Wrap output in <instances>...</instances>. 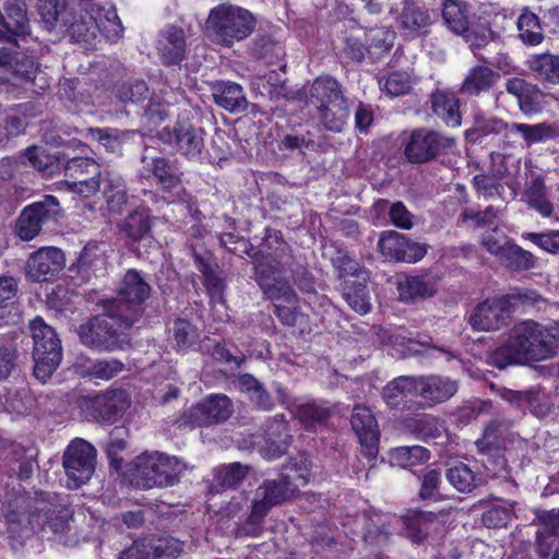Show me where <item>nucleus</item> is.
I'll return each mask as SVG.
<instances>
[{
  "mask_svg": "<svg viewBox=\"0 0 559 559\" xmlns=\"http://www.w3.org/2000/svg\"><path fill=\"white\" fill-rule=\"evenodd\" d=\"M152 216L146 207L131 212L119 224V233L132 242L145 239L151 234Z\"/></svg>",
  "mask_w": 559,
  "mask_h": 559,
  "instance_id": "35",
  "label": "nucleus"
},
{
  "mask_svg": "<svg viewBox=\"0 0 559 559\" xmlns=\"http://www.w3.org/2000/svg\"><path fill=\"white\" fill-rule=\"evenodd\" d=\"M302 464L306 465L305 462ZM308 478L307 466L301 467L297 463H292L284 468L278 479L264 480L253 493L249 523L259 525L273 507L294 497L299 487L308 483Z\"/></svg>",
  "mask_w": 559,
  "mask_h": 559,
  "instance_id": "5",
  "label": "nucleus"
},
{
  "mask_svg": "<svg viewBox=\"0 0 559 559\" xmlns=\"http://www.w3.org/2000/svg\"><path fill=\"white\" fill-rule=\"evenodd\" d=\"M96 450L82 440L72 441L63 455L67 487L76 489L86 484L95 472Z\"/></svg>",
  "mask_w": 559,
  "mask_h": 559,
  "instance_id": "13",
  "label": "nucleus"
},
{
  "mask_svg": "<svg viewBox=\"0 0 559 559\" xmlns=\"http://www.w3.org/2000/svg\"><path fill=\"white\" fill-rule=\"evenodd\" d=\"M157 49L165 64H180L185 59L187 50L183 29L174 25L163 29L159 35Z\"/></svg>",
  "mask_w": 559,
  "mask_h": 559,
  "instance_id": "27",
  "label": "nucleus"
},
{
  "mask_svg": "<svg viewBox=\"0 0 559 559\" xmlns=\"http://www.w3.org/2000/svg\"><path fill=\"white\" fill-rule=\"evenodd\" d=\"M442 19L447 27L456 35L466 36L469 29L468 5L462 0H444Z\"/></svg>",
  "mask_w": 559,
  "mask_h": 559,
  "instance_id": "36",
  "label": "nucleus"
},
{
  "mask_svg": "<svg viewBox=\"0 0 559 559\" xmlns=\"http://www.w3.org/2000/svg\"><path fill=\"white\" fill-rule=\"evenodd\" d=\"M343 296L348 306L359 313H367L371 309L369 292L367 286L357 281H347Z\"/></svg>",
  "mask_w": 559,
  "mask_h": 559,
  "instance_id": "50",
  "label": "nucleus"
},
{
  "mask_svg": "<svg viewBox=\"0 0 559 559\" xmlns=\"http://www.w3.org/2000/svg\"><path fill=\"white\" fill-rule=\"evenodd\" d=\"M143 167L140 176L148 178L153 176L157 182L168 191L181 190L180 179L176 174L175 166L165 157H152L144 155L142 157Z\"/></svg>",
  "mask_w": 559,
  "mask_h": 559,
  "instance_id": "28",
  "label": "nucleus"
},
{
  "mask_svg": "<svg viewBox=\"0 0 559 559\" xmlns=\"http://www.w3.org/2000/svg\"><path fill=\"white\" fill-rule=\"evenodd\" d=\"M500 261L509 267L521 270H527L535 265L534 255L530 251H526L512 242Z\"/></svg>",
  "mask_w": 559,
  "mask_h": 559,
  "instance_id": "62",
  "label": "nucleus"
},
{
  "mask_svg": "<svg viewBox=\"0 0 559 559\" xmlns=\"http://www.w3.org/2000/svg\"><path fill=\"white\" fill-rule=\"evenodd\" d=\"M500 75L486 66L471 68L462 82L461 93L468 96H479L488 92L499 80Z\"/></svg>",
  "mask_w": 559,
  "mask_h": 559,
  "instance_id": "34",
  "label": "nucleus"
},
{
  "mask_svg": "<svg viewBox=\"0 0 559 559\" xmlns=\"http://www.w3.org/2000/svg\"><path fill=\"white\" fill-rule=\"evenodd\" d=\"M506 425L492 421L486 426L483 437L476 441L480 452H489L492 449H499L504 445Z\"/></svg>",
  "mask_w": 559,
  "mask_h": 559,
  "instance_id": "56",
  "label": "nucleus"
},
{
  "mask_svg": "<svg viewBox=\"0 0 559 559\" xmlns=\"http://www.w3.org/2000/svg\"><path fill=\"white\" fill-rule=\"evenodd\" d=\"M72 511L63 499L53 492H40L37 499L36 512L28 518L32 528H37L47 538H53L68 544L71 531Z\"/></svg>",
  "mask_w": 559,
  "mask_h": 559,
  "instance_id": "9",
  "label": "nucleus"
},
{
  "mask_svg": "<svg viewBox=\"0 0 559 559\" xmlns=\"http://www.w3.org/2000/svg\"><path fill=\"white\" fill-rule=\"evenodd\" d=\"M103 176L82 175L74 176L64 181L71 192L87 198L100 190Z\"/></svg>",
  "mask_w": 559,
  "mask_h": 559,
  "instance_id": "59",
  "label": "nucleus"
},
{
  "mask_svg": "<svg viewBox=\"0 0 559 559\" xmlns=\"http://www.w3.org/2000/svg\"><path fill=\"white\" fill-rule=\"evenodd\" d=\"M540 522L543 530L537 536V549L540 556L547 557L552 549L554 538H558L559 543V509L545 512Z\"/></svg>",
  "mask_w": 559,
  "mask_h": 559,
  "instance_id": "41",
  "label": "nucleus"
},
{
  "mask_svg": "<svg viewBox=\"0 0 559 559\" xmlns=\"http://www.w3.org/2000/svg\"><path fill=\"white\" fill-rule=\"evenodd\" d=\"M455 145L452 136L429 128H417L409 132L404 154L409 163L424 164L450 152Z\"/></svg>",
  "mask_w": 559,
  "mask_h": 559,
  "instance_id": "12",
  "label": "nucleus"
},
{
  "mask_svg": "<svg viewBox=\"0 0 559 559\" xmlns=\"http://www.w3.org/2000/svg\"><path fill=\"white\" fill-rule=\"evenodd\" d=\"M456 391V382L449 378L440 376L416 378V396H420L427 406L448 401Z\"/></svg>",
  "mask_w": 559,
  "mask_h": 559,
  "instance_id": "25",
  "label": "nucleus"
},
{
  "mask_svg": "<svg viewBox=\"0 0 559 559\" xmlns=\"http://www.w3.org/2000/svg\"><path fill=\"white\" fill-rule=\"evenodd\" d=\"M205 132L194 126L186 115H180L173 130L164 128L159 136L162 141L175 144L178 152L189 159H200L204 150Z\"/></svg>",
  "mask_w": 559,
  "mask_h": 559,
  "instance_id": "15",
  "label": "nucleus"
},
{
  "mask_svg": "<svg viewBox=\"0 0 559 559\" xmlns=\"http://www.w3.org/2000/svg\"><path fill=\"white\" fill-rule=\"evenodd\" d=\"M104 243H87L78 262L70 271L81 282H90L93 276L103 275L106 271L107 257Z\"/></svg>",
  "mask_w": 559,
  "mask_h": 559,
  "instance_id": "24",
  "label": "nucleus"
},
{
  "mask_svg": "<svg viewBox=\"0 0 559 559\" xmlns=\"http://www.w3.org/2000/svg\"><path fill=\"white\" fill-rule=\"evenodd\" d=\"M214 102L225 110L240 112L247 109L248 100L241 85L224 82L213 93Z\"/></svg>",
  "mask_w": 559,
  "mask_h": 559,
  "instance_id": "38",
  "label": "nucleus"
},
{
  "mask_svg": "<svg viewBox=\"0 0 559 559\" xmlns=\"http://www.w3.org/2000/svg\"><path fill=\"white\" fill-rule=\"evenodd\" d=\"M511 132H516L522 135L525 144L531 146L557 136L555 126L550 123L526 124L513 122L509 127Z\"/></svg>",
  "mask_w": 559,
  "mask_h": 559,
  "instance_id": "42",
  "label": "nucleus"
},
{
  "mask_svg": "<svg viewBox=\"0 0 559 559\" xmlns=\"http://www.w3.org/2000/svg\"><path fill=\"white\" fill-rule=\"evenodd\" d=\"M524 198L527 205L543 217H549L552 214L554 205L547 197L543 179L532 180L525 190Z\"/></svg>",
  "mask_w": 559,
  "mask_h": 559,
  "instance_id": "43",
  "label": "nucleus"
},
{
  "mask_svg": "<svg viewBox=\"0 0 559 559\" xmlns=\"http://www.w3.org/2000/svg\"><path fill=\"white\" fill-rule=\"evenodd\" d=\"M290 442V436L288 435L287 425L284 420V416H276L273 425L267 431V439L265 445L261 447L260 453L269 461L281 457L287 451Z\"/></svg>",
  "mask_w": 559,
  "mask_h": 559,
  "instance_id": "33",
  "label": "nucleus"
},
{
  "mask_svg": "<svg viewBox=\"0 0 559 559\" xmlns=\"http://www.w3.org/2000/svg\"><path fill=\"white\" fill-rule=\"evenodd\" d=\"M255 27L257 19L251 11L227 2L212 8L205 21L212 41L226 48L249 38Z\"/></svg>",
  "mask_w": 559,
  "mask_h": 559,
  "instance_id": "6",
  "label": "nucleus"
},
{
  "mask_svg": "<svg viewBox=\"0 0 559 559\" xmlns=\"http://www.w3.org/2000/svg\"><path fill=\"white\" fill-rule=\"evenodd\" d=\"M29 330L34 341V376L40 382H46L61 361L60 340L55 330L39 317L31 322Z\"/></svg>",
  "mask_w": 559,
  "mask_h": 559,
  "instance_id": "10",
  "label": "nucleus"
},
{
  "mask_svg": "<svg viewBox=\"0 0 559 559\" xmlns=\"http://www.w3.org/2000/svg\"><path fill=\"white\" fill-rule=\"evenodd\" d=\"M516 25L519 36L525 45L536 46L543 41L544 34L539 19L533 12L524 11L518 17Z\"/></svg>",
  "mask_w": 559,
  "mask_h": 559,
  "instance_id": "47",
  "label": "nucleus"
},
{
  "mask_svg": "<svg viewBox=\"0 0 559 559\" xmlns=\"http://www.w3.org/2000/svg\"><path fill=\"white\" fill-rule=\"evenodd\" d=\"M345 99L342 85L330 75L317 78L309 87L308 102L317 109L321 105L334 104Z\"/></svg>",
  "mask_w": 559,
  "mask_h": 559,
  "instance_id": "32",
  "label": "nucleus"
},
{
  "mask_svg": "<svg viewBox=\"0 0 559 559\" xmlns=\"http://www.w3.org/2000/svg\"><path fill=\"white\" fill-rule=\"evenodd\" d=\"M68 178L82 175L100 176V166L88 157H73L68 160L64 167Z\"/></svg>",
  "mask_w": 559,
  "mask_h": 559,
  "instance_id": "64",
  "label": "nucleus"
},
{
  "mask_svg": "<svg viewBox=\"0 0 559 559\" xmlns=\"http://www.w3.org/2000/svg\"><path fill=\"white\" fill-rule=\"evenodd\" d=\"M378 247L385 259L406 263H415L427 253L425 245L413 242L395 230L383 231Z\"/></svg>",
  "mask_w": 559,
  "mask_h": 559,
  "instance_id": "19",
  "label": "nucleus"
},
{
  "mask_svg": "<svg viewBox=\"0 0 559 559\" xmlns=\"http://www.w3.org/2000/svg\"><path fill=\"white\" fill-rule=\"evenodd\" d=\"M233 406L226 395H211L190 407L179 419L180 427H202L225 421L230 417Z\"/></svg>",
  "mask_w": 559,
  "mask_h": 559,
  "instance_id": "17",
  "label": "nucleus"
},
{
  "mask_svg": "<svg viewBox=\"0 0 559 559\" xmlns=\"http://www.w3.org/2000/svg\"><path fill=\"white\" fill-rule=\"evenodd\" d=\"M91 139L97 141L107 152L120 153L126 141L132 138L133 131L107 130L99 128L88 129Z\"/></svg>",
  "mask_w": 559,
  "mask_h": 559,
  "instance_id": "48",
  "label": "nucleus"
},
{
  "mask_svg": "<svg viewBox=\"0 0 559 559\" xmlns=\"http://www.w3.org/2000/svg\"><path fill=\"white\" fill-rule=\"evenodd\" d=\"M150 293L151 287L140 273L130 270L120 283L117 298L107 305L119 313L124 326L130 328L139 318L141 306Z\"/></svg>",
  "mask_w": 559,
  "mask_h": 559,
  "instance_id": "11",
  "label": "nucleus"
},
{
  "mask_svg": "<svg viewBox=\"0 0 559 559\" xmlns=\"http://www.w3.org/2000/svg\"><path fill=\"white\" fill-rule=\"evenodd\" d=\"M530 69L544 82L559 84V56L542 53L532 57Z\"/></svg>",
  "mask_w": 559,
  "mask_h": 559,
  "instance_id": "44",
  "label": "nucleus"
},
{
  "mask_svg": "<svg viewBox=\"0 0 559 559\" xmlns=\"http://www.w3.org/2000/svg\"><path fill=\"white\" fill-rule=\"evenodd\" d=\"M500 396L519 408L530 409L536 417H544L550 412L548 397L537 388L526 391H513L504 388L500 391Z\"/></svg>",
  "mask_w": 559,
  "mask_h": 559,
  "instance_id": "26",
  "label": "nucleus"
},
{
  "mask_svg": "<svg viewBox=\"0 0 559 559\" xmlns=\"http://www.w3.org/2000/svg\"><path fill=\"white\" fill-rule=\"evenodd\" d=\"M331 408L328 402H308L297 408V417L307 427L322 425L330 417Z\"/></svg>",
  "mask_w": 559,
  "mask_h": 559,
  "instance_id": "51",
  "label": "nucleus"
},
{
  "mask_svg": "<svg viewBox=\"0 0 559 559\" xmlns=\"http://www.w3.org/2000/svg\"><path fill=\"white\" fill-rule=\"evenodd\" d=\"M194 263L197 269L204 276V285L206 290L214 302H223V293L225 284L223 280L212 270L211 265L200 255H194Z\"/></svg>",
  "mask_w": 559,
  "mask_h": 559,
  "instance_id": "53",
  "label": "nucleus"
},
{
  "mask_svg": "<svg viewBox=\"0 0 559 559\" xmlns=\"http://www.w3.org/2000/svg\"><path fill=\"white\" fill-rule=\"evenodd\" d=\"M437 289L438 281L429 274L406 276L397 285L400 298L404 301L429 298L436 294Z\"/></svg>",
  "mask_w": 559,
  "mask_h": 559,
  "instance_id": "30",
  "label": "nucleus"
},
{
  "mask_svg": "<svg viewBox=\"0 0 559 559\" xmlns=\"http://www.w3.org/2000/svg\"><path fill=\"white\" fill-rule=\"evenodd\" d=\"M379 86L391 96L408 93L412 86L411 75L406 71H396L379 78Z\"/></svg>",
  "mask_w": 559,
  "mask_h": 559,
  "instance_id": "55",
  "label": "nucleus"
},
{
  "mask_svg": "<svg viewBox=\"0 0 559 559\" xmlns=\"http://www.w3.org/2000/svg\"><path fill=\"white\" fill-rule=\"evenodd\" d=\"M400 519V531H403V534L416 544L423 543L443 528L442 516L431 512L409 511Z\"/></svg>",
  "mask_w": 559,
  "mask_h": 559,
  "instance_id": "22",
  "label": "nucleus"
},
{
  "mask_svg": "<svg viewBox=\"0 0 559 559\" xmlns=\"http://www.w3.org/2000/svg\"><path fill=\"white\" fill-rule=\"evenodd\" d=\"M182 543L174 537H148L134 542L117 559H176Z\"/></svg>",
  "mask_w": 559,
  "mask_h": 559,
  "instance_id": "18",
  "label": "nucleus"
},
{
  "mask_svg": "<svg viewBox=\"0 0 559 559\" xmlns=\"http://www.w3.org/2000/svg\"><path fill=\"white\" fill-rule=\"evenodd\" d=\"M430 104L433 114L448 127L455 128L461 124L460 99L454 92L437 90L430 96Z\"/></svg>",
  "mask_w": 559,
  "mask_h": 559,
  "instance_id": "29",
  "label": "nucleus"
},
{
  "mask_svg": "<svg viewBox=\"0 0 559 559\" xmlns=\"http://www.w3.org/2000/svg\"><path fill=\"white\" fill-rule=\"evenodd\" d=\"M514 514V503L500 501L490 506L483 514V523L489 528L507 526Z\"/></svg>",
  "mask_w": 559,
  "mask_h": 559,
  "instance_id": "54",
  "label": "nucleus"
},
{
  "mask_svg": "<svg viewBox=\"0 0 559 559\" xmlns=\"http://www.w3.org/2000/svg\"><path fill=\"white\" fill-rule=\"evenodd\" d=\"M173 335L179 350L193 346L199 340L198 329L185 319H177L175 321Z\"/></svg>",
  "mask_w": 559,
  "mask_h": 559,
  "instance_id": "58",
  "label": "nucleus"
},
{
  "mask_svg": "<svg viewBox=\"0 0 559 559\" xmlns=\"http://www.w3.org/2000/svg\"><path fill=\"white\" fill-rule=\"evenodd\" d=\"M416 395V378L401 376L389 382L382 396L391 408L405 406L407 399Z\"/></svg>",
  "mask_w": 559,
  "mask_h": 559,
  "instance_id": "39",
  "label": "nucleus"
},
{
  "mask_svg": "<svg viewBox=\"0 0 559 559\" xmlns=\"http://www.w3.org/2000/svg\"><path fill=\"white\" fill-rule=\"evenodd\" d=\"M447 479L460 492H471L481 483V478L464 463L450 467Z\"/></svg>",
  "mask_w": 559,
  "mask_h": 559,
  "instance_id": "46",
  "label": "nucleus"
},
{
  "mask_svg": "<svg viewBox=\"0 0 559 559\" xmlns=\"http://www.w3.org/2000/svg\"><path fill=\"white\" fill-rule=\"evenodd\" d=\"M520 299L519 295H504L488 298L477 305L469 314V324L478 331H496L508 323L511 308Z\"/></svg>",
  "mask_w": 559,
  "mask_h": 559,
  "instance_id": "14",
  "label": "nucleus"
},
{
  "mask_svg": "<svg viewBox=\"0 0 559 559\" xmlns=\"http://www.w3.org/2000/svg\"><path fill=\"white\" fill-rule=\"evenodd\" d=\"M39 15L44 27L68 33L72 40L92 44L97 34L117 41L123 33L120 19L112 5L95 0H39Z\"/></svg>",
  "mask_w": 559,
  "mask_h": 559,
  "instance_id": "1",
  "label": "nucleus"
},
{
  "mask_svg": "<svg viewBox=\"0 0 559 559\" xmlns=\"http://www.w3.org/2000/svg\"><path fill=\"white\" fill-rule=\"evenodd\" d=\"M24 157L29 165L46 177L53 176L60 169L56 156L48 154L44 148L33 146L26 150Z\"/></svg>",
  "mask_w": 559,
  "mask_h": 559,
  "instance_id": "52",
  "label": "nucleus"
},
{
  "mask_svg": "<svg viewBox=\"0 0 559 559\" xmlns=\"http://www.w3.org/2000/svg\"><path fill=\"white\" fill-rule=\"evenodd\" d=\"M106 313L92 318L79 328V337L82 344L99 350L124 349L129 345V337L119 313L105 306Z\"/></svg>",
  "mask_w": 559,
  "mask_h": 559,
  "instance_id": "8",
  "label": "nucleus"
},
{
  "mask_svg": "<svg viewBox=\"0 0 559 559\" xmlns=\"http://www.w3.org/2000/svg\"><path fill=\"white\" fill-rule=\"evenodd\" d=\"M102 182L108 211L120 213L128 200L124 180L117 173L106 171Z\"/></svg>",
  "mask_w": 559,
  "mask_h": 559,
  "instance_id": "37",
  "label": "nucleus"
},
{
  "mask_svg": "<svg viewBox=\"0 0 559 559\" xmlns=\"http://www.w3.org/2000/svg\"><path fill=\"white\" fill-rule=\"evenodd\" d=\"M408 427L424 440L436 439L443 431V425L432 416L414 418L409 421Z\"/></svg>",
  "mask_w": 559,
  "mask_h": 559,
  "instance_id": "60",
  "label": "nucleus"
},
{
  "mask_svg": "<svg viewBox=\"0 0 559 559\" xmlns=\"http://www.w3.org/2000/svg\"><path fill=\"white\" fill-rule=\"evenodd\" d=\"M4 10L5 15L0 11V38L7 41L0 48V94H14L16 88L34 83L39 72L33 56L16 50L15 37L28 34L25 3L10 0Z\"/></svg>",
  "mask_w": 559,
  "mask_h": 559,
  "instance_id": "2",
  "label": "nucleus"
},
{
  "mask_svg": "<svg viewBox=\"0 0 559 559\" xmlns=\"http://www.w3.org/2000/svg\"><path fill=\"white\" fill-rule=\"evenodd\" d=\"M559 345V321L544 326L526 320L515 324L508 341L488 356L490 365L503 369L552 357Z\"/></svg>",
  "mask_w": 559,
  "mask_h": 559,
  "instance_id": "3",
  "label": "nucleus"
},
{
  "mask_svg": "<svg viewBox=\"0 0 559 559\" xmlns=\"http://www.w3.org/2000/svg\"><path fill=\"white\" fill-rule=\"evenodd\" d=\"M290 257L282 250L281 253L260 254L255 258L254 269L257 281L269 298L283 300L287 306L274 304V312L286 325H293L296 321L294 306L296 293L285 278V266L289 263Z\"/></svg>",
  "mask_w": 559,
  "mask_h": 559,
  "instance_id": "4",
  "label": "nucleus"
},
{
  "mask_svg": "<svg viewBox=\"0 0 559 559\" xmlns=\"http://www.w3.org/2000/svg\"><path fill=\"white\" fill-rule=\"evenodd\" d=\"M364 539L370 544H379L388 538L392 532L400 531L401 519L391 513L369 510L354 519Z\"/></svg>",
  "mask_w": 559,
  "mask_h": 559,
  "instance_id": "20",
  "label": "nucleus"
},
{
  "mask_svg": "<svg viewBox=\"0 0 559 559\" xmlns=\"http://www.w3.org/2000/svg\"><path fill=\"white\" fill-rule=\"evenodd\" d=\"M429 460V451L421 445L399 447L390 452L393 465L409 468Z\"/></svg>",
  "mask_w": 559,
  "mask_h": 559,
  "instance_id": "49",
  "label": "nucleus"
},
{
  "mask_svg": "<svg viewBox=\"0 0 559 559\" xmlns=\"http://www.w3.org/2000/svg\"><path fill=\"white\" fill-rule=\"evenodd\" d=\"M352 428L355 431L365 454L374 457L378 451L379 428L371 411L361 405L355 406L350 418Z\"/></svg>",
  "mask_w": 559,
  "mask_h": 559,
  "instance_id": "23",
  "label": "nucleus"
},
{
  "mask_svg": "<svg viewBox=\"0 0 559 559\" xmlns=\"http://www.w3.org/2000/svg\"><path fill=\"white\" fill-rule=\"evenodd\" d=\"M397 21L406 36H417L427 32L431 24V16L424 7L413 1H405Z\"/></svg>",
  "mask_w": 559,
  "mask_h": 559,
  "instance_id": "31",
  "label": "nucleus"
},
{
  "mask_svg": "<svg viewBox=\"0 0 559 559\" xmlns=\"http://www.w3.org/2000/svg\"><path fill=\"white\" fill-rule=\"evenodd\" d=\"M60 204L56 197L44 195L41 200L26 206L20 214L15 233L22 240L34 239L45 223L55 219L60 213Z\"/></svg>",
  "mask_w": 559,
  "mask_h": 559,
  "instance_id": "16",
  "label": "nucleus"
},
{
  "mask_svg": "<svg viewBox=\"0 0 559 559\" xmlns=\"http://www.w3.org/2000/svg\"><path fill=\"white\" fill-rule=\"evenodd\" d=\"M318 118L322 126L332 132H342L346 126L349 110L347 99L328 105H321L317 109Z\"/></svg>",
  "mask_w": 559,
  "mask_h": 559,
  "instance_id": "40",
  "label": "nucleus"
},
{
  "mask_svg": "<svg viewBox=\"0 0 559 559\" xmlns=\"http://www.w3.org/2000/svg\"><path fill=\"white\" fill-rule=\"evenodd\" d=\"M66 264L63 252L55 247H45L33 252L26 263V274L35 282L49 281Z\"/></svg>",
  "mask_w": 559,
  "mask_h": 559,
  "instance_id": "21",
  "label": "nucleus"
},
{
  "mask_svg": "<svg viewBox=\"0 0 559 559\" xmlns=\"http://www.w3.org/2000/svg\"><path fill=\"white\" fill-rule=\"evenodd\" d=\"M80 368L83 374L100 380H110L123 370L124 365L118 359H86L80 365Z\"/></svg>",
  "mask_w": 559,
  "mask_h": 559,
  "instance_id": "45",
  "label": "nucleus"
},
{
  "mask_svg": "<svg viewBox=\"0 0 559 559\" xmlns=\"http://www.w3.org/2000/svg\"><path fill=\"white\" fill-rule=\"evenodd\" d=\"M13 465L12 471L16 472L19 478L21 479H28L33 472L34 467L36 465V462L34 460V451L33 450H23L21 447H14L13 449Z\"/></svg>",
  "mask_w": 559,
  "mask_h": 559,
  "instance_id": "63",
  "label": "nucleus"
},
{
  "mask_svg": "<svg viewBox=\"0 0 559 559\" xmlns=\"http://www.w3.org/2000/svg\"><path fill=\"white\" fill-rule=\"evenodd\" d=\"M173 93L163 92V95L154 94L145 110L147 119L154 123L163 121L169 115Z\"/></svg>",
  "mask_w": 559,
  "mask_h": 559,
  "instance_id": "61",
  "label": "nucleus"
},
{
  "mask_svg": "<svg viewBox=\"0 0 559 559\" xmlns=\"http://www.w3.org/2000/svg\"><path fill=\"white\" fill-rule=\"evenodd\" d=\"M187 465L177 456L160 452H145L136 456L130 469L131 483L141 489L174 486Z\"/></svg>",
  "mask_w": 559,
  "mask_h": 559,
  "instance_id": "7",
  "label": "nucleus"
},
{
  "mask_svg": "<svg viewBox=\"0 0 559 559\" xmlns=\"http://www.w3.org/2000/svg\"><path fill=\"white\" fill-rule=\"evenodd\" d=\"M247 466L240 463H230L215 468V480L223 488H231L243 480L247 475Z\"/></svg>",
  "mask_w": 559,
  "mask_h": 559,
  "instance_id": "57",
  "label": "nucleus"
}]
</instances>
